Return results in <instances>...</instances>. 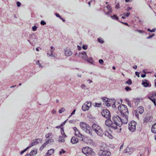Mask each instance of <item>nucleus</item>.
Instances as JSON below:
<instances>
[{"instance_id": "35", "label": "nucleus", "mask_w": 156, "mask_h": 156, "mask_svg": "<svg viewBox=\"0 0 156 156\" xmlns=\"http://www.w3.org/2000/svg\"><path fill=\"white\" fill-rule=\"evenodd\" d=\"M29 148V147H27V148H25L23 150L21 151V152H20V154L21 155L23 154L24 152H25V151H26Z\"/></svg>"}, {"instance_id": "49", "label": "nucleus", "mask_w": 156, "mask_h": 156, "mask_svg": "<svg viewBox=\"0 0 156 156\" xmlns=\"http://www.w3.org/2000/svg\"><path fill=\"white\" fill-rule=\"evenodd\" d=\"M66 152L65 151L63 150V149L62 150V151H59V154H61L62 153H65Z\"/></svg>"}, {"instance_id": "26", "label": "nucleus", "mask_w": 156, "mask_h": 156, "mask_svg": "<svg viewBox=\"0 0 156 156\" xmlns=\"http://www.w3.org/2000/svg\"><path fill=\"white\" fill-rule=\"evenodd\" d=\"M133 151V149L132 148H130V147H127L126 149V153H128L129 154H131Z\"/></svg>"}, {"instance_id": "42", "label": "nucleus", "mask_w": 156, "mask_h": 156, "mask_svg": "<svg viewBox=\"0 0 156 156\" xmlns=\"http://www.w3.org/2000/svg\"><path fill=\"white\" fill-rule=\"evenodd\" d=\"M130 14V13L129 12H128L126 13H124L123 14V15L124 16H126V17H128L129 15Z\"/></svg>"}, {"instance_id": "56", "label": "nucleus", "mask_w": 156, "mask_h": 156, "mask_svg": "<svg viewBox=\"0 0 156 156\" xmlns=\"http://www.w3.org/2000/svg\"><path fill=\"white\" fill-rule=\"evenodd\" d=\"M139 33H143L144 32V31L140 30H137Z\"/></svg>"}, {"instance_id": "28", "label": "nucleus", "mask_w": 156, "mask_h": 156, "mask_svg": "<svg viewBox=\"0 0 156 156\" xmlns=\"http://www.w3.org/2000/svg\"><path fill=\"white\" fill-rule=\"evenodd\" d=\"M113 100H110L109 99L108 101H107V102L105 103V105L106 106L108 107L112 105V101H113Z\"/></svg>"}, {"instance_id": "38", "label": "nucleus", "mask_w": 156, "mask_h": 156, "mask_svg": "<svg viewBox=\"0 0 156 156\" xmlns=\"http://www.w3.org/2000/svg\"><path fill=\"white\" fill-rule=\"evenodd\" d=\"M54 140L52 139H51L49 140H48L47 141H46V142L48 144L50 143H52L54 142Z\"/></svg>"}, {"instance_id": "13", "label": "nucleus", "mask_w": 156, "mask_h": 156, "mask_svg": "<svg viewBox=\"0 0 156 156\" xmlns=\"http://www.w3.org/2000/svg\"><path fill=\"white\" fill-rule=\"evenodd\" d=\"M112 119L113 122L118 124L119 125H120L121 124V118L119 116H114Z\"/></svg>"}, {"instance_id": "11", "label": "nucleus", "mask_w": 156, "mask_h": 156, "mask_svg": "<svg viewBox=\"0 0 156 156\" xmlns=\"http://www.w3.org/2000/svg\"><path fill=\"white\" fill-rule=\"evenodd\" d=\"M101 114L103 116L105 117L106 118L109 119L111 118L110 113L109 111L105 109L103 110L101 112Z\"/></svg>"}, {"instance_id": "54", "label": "nucleus", "mask_w": 156, "mask_h": 156, "mask_svg": "<svg viewBox=\"0 0 156 156\" xmlns=\"http://www.w3.org/2000/svg\"><path fill=\"white\" fill-rule=\"evenodd\" d=\"M135 75L136 76H137L138 77H140V76H139L140 73L139 72H135Z\"/></svg>"}, {"instance_id": "3", "label": "nucleus", "mask_w": 156, "mask_h": 156, "mask_svg": "<svg viewBox=\"0 0 156 156\" xmlns=\"http://www.w3.org/2000/svg\"><path fill=\"white\" fill-rule=\"evenodd\" d=\"M93 130L99 136H102L104 134L102 130L101 127L98 125L93 124L92 125Z\"/></svg>"}, {"instance_id": "39", "label": "nucleus", "mask_w": 156, "mask_h": 156, "mask_svg": "<svg viewBox=\"0 0 156 156\" xmlns=\"http://www.w3.org/2000/svg\"><path fill=\"white\" fill-rule=\"evenodd\" d=\"M112 101V105L113 108H115L116 105L115 103V100H113V101Z\"/></svg>"}, {"instance_id": "17", "label": "nucleus", "mask_w": 156, "mask_h": 156, "mask_svg": "<svg viewBox=\"0 0 156 156\" xmlns=\"http://www.w3.org/2000/svg\"><path fill=\"white\" fill-rule=\"evenodd\" d=\"M142 84L145 87H150L151 85L149 82L147 80H143Z\"/></svg>"}, {"instance_id": "44", "label": "nucleus", "mask_w": 156, "mask_h": 156, "mask_svg": "<svg viewBox=\"0 0 156 156\" xmlns=\"http://www.w3.org/2000/svg\"><path fill=\"white\" fill-rule=\"evenodd\" d=\"M51 133H48L46 134L45 135V137L47 138H49L50 136H51Z\"/></svg>"}, {"instance_id": "24", "label": "nucleus", "mask_w": 156, "mask_h": 156, "mask_svg": "<svg viewBox=\"0 0 156 156\" xmlns=\"http://www.w3.org/2000/svg\"><path fill=\"white\" fill-rule=\"evenodd\" d=\"M151 117L148 116L147 117H145L144 120V122L147 123L151 121Z\"/></svg>"}, {"instance_id": "20", "label": "nucleus", "mask_w": 156, "mask_h": 156, "mask_svg": "<svg viewBox=\"0 0 156 156\" xmlns=\"http://www.w3.org/2000/svg\"><path fill=\"white\" fill-rule=\"evenodd\" d=\"M54 152V150L53 149H50L48 151V152L46 154V156H50Z\"/></svg>"}, {"instance_id": "63", "label": "nucleus", "mask_w": 156, "mask_h": 156, "mask_svg": "<svg viewBox=\"0 0 156 156\" xmlns=\"http://www.w3.org/2000/svg\"><path fill=\"white\" fill-rule=\"evenodd\" d=\"M125 100L127 103L130 101L127 98L125 99Z\"/></svg>"}, {"instance_id": "58", "label": "nucleus", "mask_w": 156, "mask_h": 156, "mask_svg": "<svg viewBox=\"0 0 156 156\" xmlns=\"http://www.w3.org/2000/svg\"><path fill=\"white\" fill-rule=\"evenodd\" d=\"M76 111V110L75 109H74L73 111V112L71 113V115H70L69 117H70L72 115H73L75 113V112Z\"/></svg>"}, {"instance_id": "41", "label": "nucleus", "mask_w": 156, "mask_h": 156, "mask_svg": "<svg viewBox=\"0 0 156 156\" xmlns=\"http://www.w3.org/2000/svg\"><path fill=\"white\" fill-rule=\"evenodd\" d=\"M37 28V27L36 26H34L32 27V30L33 31H35Z\"/></svg>"}, {"instance_id": "31", "label": "nucleus", "mask_w": 156, "mask_h": 156, "mask_svg": "<svg viewBox=\"0 0 156 156\" xmlns=\"http://www.w3.org/2000/svg\"><path fill=\"white\" fill-rule=\"evenodd\" d=\"M30 152H31V154H32V155H35L37 153V150L36 149H35L34 150H32Z\"/></svg>"}, {"instance_id": "2", "label": "nucleus", "mask_w": 156, "mask_h": 156, "mask_svg": "<svg viewBox=\"0 0 156 156\" xmlns=\"http://www.w3.org/2000/svg\"><path fill=\"white\" fill-rule=\"evenodd\" d=\"M80 126L81 129L87 133L91 135L92 131L91 127L85 122H81L80 123Z\"/></svg>"}, {"instance_id": "19", "label": "nucleus", "mask_w": 156, "mask_h": 156, "mask_svg": "<svg viewBox=\"0 0 156 156\" xmlns=\"http://www.w3.org/2000/svg\"><path fill=\"white\" fill-rule=\"evenodd\" d=\"M71 142L73 144H75L78 142V139L75 136H73L71 139Z\"/></svg>"}, {"instance_id": "12", "label": "nucleus", "mask_w": 156, "mask_h": 156, "mask_svg": "<svg viewBox=\"0 0 156 156\" xmlns=\"http://www.w3.org/2000/svg\"><path fill=\"white\" fill-rule=\"evenodd\" d=\"M128 115L127 114L122 115V116L121 118V124H122V123L124 124L127 123L128 122Z\"/></svg>"}, {"instance_id": "9", "label": "nucleus", "mask_w": 156, "mask_h": 156, "mask_svg": "<svg viewBox=\"0 0 156 156\" xmlns=\"http://www.w3.org/2000/svg\"><path fill=\"white\" fill-rule=\"evenodd\" d=\"M91 106V103L90 101H86L82 105V110L84 111H86L89 109Z\"/></svg>"}, {"instance_id": "57", "label": "nucleus", "mask_w": 156, "mask_h": 156, "mask_svg": "<svg viewBox=\"0 0 156 156\" xmlns=\"http://www.w3.org/2000/svg\"><path fill=\"white\" fill-rule=\"evenodd\" d=\"M154 34H153L149 36L148 37H147V39H150L151 38V37H152L153 36H154Z\"/></svg>"}, {"instance_id": "29", "label": "nucleus", "mask_w": 156, "mask_h": 156, "mask_svg": "<svg viewBox=\"0 0 156 156\" xmlns=\"http://www.w3.org/2000/svg\"><path fill=\"white\" fill-rule=\"evenodd\" d=\"M148 96H151V98H153V99H154L156 100V94L155 93H154Z\"/></svg>"}, {"instance_id": "33", "label": "nucleus", "mask_w": 156, "mask_h": 156, "mask_svg": "<svg viewBox=\"0 0 156 156\" xmlns=\"http://www.w3.org/2000/svg\"><path fill=\"white\" fill-rule=\"evenodd\" d=\"M111 17L114 20H117L118 19V17L116 15H114L113 16H111Z\"/></svg>"}, {"instance_id": "52", "label": "nucleus", "mask_w": 156, "mask_h": 156, "mask_svg": "<svg viewBox=\"0 0 156 156\" xmlns=\"http://www.w3.org/2000/svg\"><path fill=\"white\" fill-rule=\"evenodd\" d=\"M16 5L17 6L19 7L21 5V3L19 2H16Z\"/></svg>"}, {"instance_id": "50", "label": "nucleus", "mask_w": 156, "mask_h": 156, "mask_svg": "<svg viewBox=\"0 0 156 156\" xmlns=\"http://www.w3.org/2000/svg\"><path fill=\"white\" fill-rule=\"evenodd\" d=\"M125 89L127 91H128L129 90H131V88L129 87L128 86L126 87H125Z\"/></svg>"}, {"instance_id": "46", "label": "nucleus", "mask_w": 156, "mask_h": 156, "mask_svg": "<svg viewBox=\"0 0 156 156\" xmlns=\"http://www.w3.org/2000/svg\"><path fill=\"white\" fill-rule=\"evenodd\" d=\"M99 63L101 65H103L104 63L103 60L102 59H100L99 60Z\"/></svg>"}, {"instance_id": "1", "label": "nucleus", "mask_w": 156, "mask_h": 156, "mask_svg": "<svg viewBox=\"0 0 156 156\" xmlns=\"http://www.w3.org/2000/svg\"><path fill=\"white\" fill-rule=\"evenodd\" d=\"M105 125L110 128L116 130V132L120 133L121 131L120 126L115 122H113L111 120L107 119L105 120Z\"/></svg>"}, {"instance_id": "45", "label": "nucleus", "mask_w": 156, "mask_h": 156, "mask_svg": "<svg viewBox=\"0 0 156 156\" xmlns=\"http://www.w3.org/2000/svg\"><path fill=\"white\" fill-rule=\"evenodd\" d=\"M98 41L99 42L101 43H102L104 42V41L101 38H98Z\"/></svg>"}, {"instance_id": "5", "label": "nucleus", "mask_w": 156, "mask_h": 156, "mask_svg": "<svg viewBox=\"0 0 156 156\" xmlns=\"http://www.w3.org/2000/svg\"><path fill=\"white\" fill-rule=\"evenodd\" d=\"M82 152L87 156H90L93 154V153L92 149L88 147H83L82 149Z\"/></svg>"}, {"instance_id": "62", "label": "nucleus", "mask_w": 156, "mask_h": 156, "mask_svg": "<svg viewBox=\"0 0 156 156\" xmlns=\"http://www.w3.org/2000/svg\"><path fill=\"white\" fill-rule=\"evenodd\" d=\"M66 121H65L64 122H63L61 124V126H62L64 125L66 123Z\"/></svg>"}, {"instance_id": "15", "label": "nucleus", "mask_w": 156, "mask_h": 156, "mask_svg": "<svg viewBox=\"0 0 156 156\" xmlns=\"http://www.w3.org/2000/svg\"><path fill=\"white\" fill-rule=\"evenodd\" d=\"M55 50V48L52 46L50 47V49L48 51L47 55L48 57H53L54 55H53V52Z\"/></svg>"}, {"instance_id": "53", "label": "nucleus", "mask_w": 156, "mask_h": 156, "mask_svg": "<svg viewBox=\"0 0 156 156\" xmlns=\"http://www.w3.org/2000/svg\"><path fill=\"white\" fill-rule=\"evenodd\" d=\"M82 47L84 49L86 50L87 48V45H84Z\"/></svg>"}, {"instance_id": "34", "label": "nucleus", "mask_w": 156, "mask_h": 156, "mask_svg": "<svg viewBox=\"0 0 156 156\" xmlns=\"http://www.w3.org/2000/svg\"><path fill=\"white\" fill-rule=\"evenodd\" d=\"M101 103H94L93 104V105L94 106L99 107V106L101 105Z\"/></svg>"}, {"instance_id": "55", "label": "nucleus", "mask_w": 156, "mask_h": 156, "mask_svg": "<svg viewBox=\"0 0 156 156\" xmlns=\"http://www.w3.org/2000/svg\"><path fill=\"white\" fill-rule=\"evenodd\" d=\"M55 15L57 17H59V18H60V19H61V18H62V17H61V16L58 14H56Z\"/></svg>"}, {"instance_id": "36", "label": "nucleus", "mask_w": 156, "mask_h": 156, "mask_svg": "<svg viewBox=\"0 0 156 156\" xmlns=\"http://www.w3.org/2000/svg\"><path fill=\"white\" fill-rule=\"evenodd\" d=\"M48 144L46 142H45V143H44L43 145H42L40 147L41 149H43Z\"/></svg>"}, {"instance_id": "43", "label": "nucleus", "mask_w": 156, "mask_h": 156, "mask_svg": "<svg viewBox=\"0 0 156 156\" xmlns=\"http://www.w3.org/2000/svg\"><path fill=\"white\" fill-rule=\"evenodd\" d=\"M102 99L103 100V101L104 102H107V101H108V100H109V99H108L107 98H102Z\"/></svg>"}, {"instance_id": "18", "label": "nucleus", "mask_w": 156, "mask_h": 156, "mask_svg": "<svg viewBox=\"0 0 156 156\" xmlns=\"http://www.w3.org/2000/svg\"><path fill=\"white\" fill-rule=\"evenodd\" d=\"M37 140L38 139L33 140L31 143L30 144L29 146H28V147L29 148L32 146L37 144L38 143Z\"/></svg>"}, {"instance_id": "59", "label": "nucleus", "mask_w": 156, "mask_h": 156, "mask_svg": "<svg viewBox=\"0 0 156 156\" xmlns=\"http://www.w3.org/2000/svg\"><path fill=\"white\" fill-rule=\"evenodd\" d=\"M132 9V7H128L126 9V11H128L129 10H131V9Z\"/></svg>"}, {"instance_id": "40", "label": "nucleus", "mask_w": 156, "mask_h": 156, "mask_svg": "<svg viewBox=\"0 0 156 156\" xmlns=\"http://www.w3.org/2000/svg\"><path fill=\"white\" fill-rule=\"evenodd\" d=\"M133 101L135 102H139L140 101V99L138 98H136L133 99Z\"/></svg>"}, {"instance_id": "27", "label": "nucleus", "mask_w": 156, "mask_h": 156, "mask_svg": "<svg viewBox=\"0 0 156 156\" xmlns=\"http://www.w3.org/2000/svg\"><path fill=\"white\" fill-rule=\"evenodd\" d=\"M151 131L154 133H156V123L152 126Z\"/></svg>"}, {"instance_id": "8", "label": "nucleus", "mask_w": 156, "mask_h": 156, "mask_svg": "<svg viewBox=\"0 0 156 156\" xmlns=\"http://www.w3.org/2000/svg\"><path fill=\"white\" fill-rule=\"evenodd\" d=\"M111 152L107 150H100L98 152L99 156H110Z\"/></svg>"}, {"instance_id": "7", "label": "nucleus", "mask_w": 156, "mask_h": 156, "mask_svg": "<svg viewBox=\"0 0 156 156\" xmlns=\"http://www.w3.org/2000/svg\"><path fill=\"white\" fill-rule=\"evenodd\" d=\"M136 122L134 121H132L129 123L128 128L129 130L133 132L135 131L136 129Z\"/></svg>"}, {"instance_id": "30", "label": "nucleus", "mask_w": 156, "mask_h": 156, "mask_svg": "<svg viewBox=\"0 0 156 156\" xmlns=\"http://www.w3.org/2000/svg\"><path fill=\"white\" fill-rule=\"evenodd\" d=\"M148 98H149L151 101L153 103H154L155 106H156V104L155 101L156 100L153 99V98H151V96H148Z\"/></svg>"}, {"instance_id": "14", "label": "nucleus", "mask_w": 156, "mask_h": 156, "mask_svg": "<svg viewBox=\"0 0 156 156\" xmlns=\"http://www.w3.org/2000/svg\"><path fill=\"white\" fill-rule=\"evenodd\" d=\"M64 50L65 53V55L66 56L69 57L71 56L73 54L72 52L68 48L64 49Z\"/></svg>"}, {"instance_id": "60", "label": "nucleus", "mask_w": 156, "mask_h": 156, "mask_svg": "<svg viewBox=\"0 0 156 156\" xmlns=\"http://www.w3.org/2000/svg\"><path fill=\"white\" fill-rule=\"evenodd\" d=\"M119 4H117L115 6V8L116 9H118L119 8Z\"/></svg>"}, {"instance_id": "51", "label": "nucleus", "mask_w": 156, "mask_h": 156, "mask_svg": "<svg viewBox=\"0 0 156 156\" xmlns=\"http://www.w3.org/2000/svg\"><path fill=\"white\" fill-rule=\"evenodd\" d=\"M56 111L55 109H53L51 111V113L53 114H55L56 113Z\"/></svg>"}, {"instance_id": "6", "label": "nucleus", "mask_w": 156, "mask_h": 156, "mask_svg": "<svg viewBox=\"0 0 156 156\" xmlns=\"http://www.w3.org/2000/svg\"><path fill=\"white\" fill-rule=\"evenodd\" d=\"M61 133L62 135L59 136L58 139V141L60 143H64L65 141V138L66 137V135L65 134L63 128H61Z\"/></svg>"}, {"instance_id": "64", "label": "nucleus", "mask_w": 156, "mask_h": 156, "mask_svg": "<svg viewBox=\"0 0 156 156\" xmlns=\"http://www.w3.org/2000/svg\"><path fill=\"white\" fill-rule=\"evenodd\" d=\"M127 104H128V105L130 107H131V104L130 102H128V103H127Z\"/></svg>"}, {"instance_id": "22", "label": "nucleus", "mask_w": 156, "mask_h": 156, "mask_svg": "<svg viewBox=\"0 0 156 156\" xmlns=\"http://www.w3.org/2000/svg\"><path fill=\"white\" fill-rule=\"evenodd\" d=\"M104 134L105 136H107L110 139H112L113 138L112 135L107 131H105Z\"/></svg>"}, {"instance_id": "4", "label": "nucleus", "mask_w": 156, "mask_h": 156, "mask_svg": "<svg viewBox=\"0 0 156 156\" xmlns=\"http://www.w3.org/2000/svg\"><path fill=\"white\" fill-rule=\"evenodd\" d=\"M118 108L122 115H128V108L127 106L123 104L119 105L118 107Z\"/></svg>"}, {"instance_id": "47", "label": "nucleus", "mask_w": 156, "mask_h": 156, "mask_svg": "<svg viewBox=\"0 0 156 156\" xmlns=\"http://www.w3.org/2000/svg\"><path fill=\"white\" fill-rule=\"evenodd\" d=\"M41 24L43 25H44L46 24V23L44 21H41Z\"/></svg>"}, {"instance_id": "32", "label": "nucleus", "mask_w": 156, "mask_h": 156, "mask_svg": "<svg viewBox=\"0 0 156 156\" xmlns=\"http://www.w3.org/2000/svg\"><path fill=\"white\" fill-rule=\"evenodd\" d=\"M65 109L64 108H62L59 110V112L60 113H62L65 111Z\"/></svg>"}, {"instance_id": "48", "label": "nucleus", "mask_w": 156, "mask_h": 156, "mask_svg": "<svg viewBox=\"0 0 156 156\" xmlns=\"http://www.w3.org/2000/svg\"><path fill=\"white\" fill-rule=\"evenodd\" d=\"M86 87L85 85L83 84H82L80 86L81 88L83 89H85Z\"/></svg>"}, {"instance_id": "10", "label": "nucleus", "mask_w": 156, "mask_h": 156, "mask_svg": "<svg viewBox=\"0 0 156 156\" xmlns=\"http://www.w3.org/2000/svg\"><path fill=\"white\" fill-rule=\"evenodd\" d=\"M75 133L76 136L82 138V140H83L84 142L87 143V141H86V139H87L88 140H89V139H90V138L88 137H86L85 136L82 135V134L80 133L79 131L77 129L76 131H75Z\"/></svg>"}, {"instance_id": "37", "label": "nucleus", "mask_w": 156, "mask_h": 156, "mask_svg": "<svg viewBox=\"0 0 156 156\" xmlns=\"http://www.w3.org/2000/svg\"><path fill=\"white\" fill-rule=\"evenodd\" d=\"M132 83L131 80L130 79H129L126 82V83L129 85L131 84Z\"/></svg>"}, {"instance_id": "21", "label": "nucleus", "mask_w": 156, "mask_h": 156, "mask_svg": "<svg viewBox=\"0 0 156 156\" xmlns=\"http://www.w3.org/2000/svg\"><path fill=\"white\" fill-rule=\"evenodd\" d=\"M85 60L92 64L94 65V62L92 58H88L87 57Z\"/></svg>"}, {"instance_id": "61", "label": "nucleus", "mask_w": 156, "mask_h": 156, "mask_svg": "<svg viewBox=\"0 0 156 156\" xmlns=\"http://www.w3.org/2000/svg\"><path fill=\"white\" fill-rule=\"evenodd\" d=\"M155 30H156V29L154 28V29H152V30H151V31L150 32H154L155 31Z\"/></svg>"}, {"instance_id": "25", "label": "nucleus", "mask_w": 156, "mask_h": 156, "mask_svg": "<svg viewBox=\"0 0 156 156\" xmlns=\"http://www.w3.org/2000/svg\"><path fill=\"white\" fill-rule=\"evenodd\" d=\"M106 8L108 10V12L105 13L106 15H108L112 12L111 8L110 6L108 5L106 6Z\"/></svg>"}, {"instance_id": "23", "label": "nucleus", "mask_w": 156, "mask_h": 156, "mask_svg": "<svg viewBox=\"0 0 156 156\" xmlns=\"http://www.w3.org/2000/svg\"><path fill=\"white\" fill-rule=\"evenodd\" d=\"M137 111L140 114H142L144 111V108L142 106H140L137 108Z\"/></svg>"}, {"instance_id": "16", "label": "nucleus", "mask_w": 156, "mask_h": 156, "mask_svg": "<svg viewBox=\"0 0 156 156\" xmlns=\"http://www.w3.org/2000/svg\"><path fill=\"white\" fill-rule=\"evenodd\" d=\"M79 55L84 60H86V59L87 57V53L85 51H83L80 53Z\"/></svg>"}]
</instances>
